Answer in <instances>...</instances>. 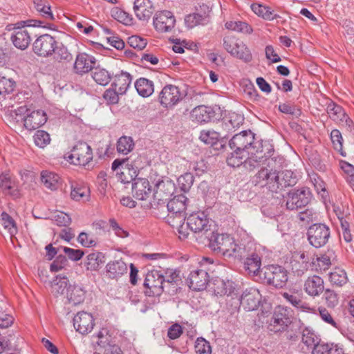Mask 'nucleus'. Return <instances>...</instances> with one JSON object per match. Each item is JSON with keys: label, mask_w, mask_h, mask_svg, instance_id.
Returning a JSON list of instances; mask_svg holds the SVG:
<instances>
[{"label": "nucleus", "mask_w": 354, "mask_h": 354, "mask_svg": "<svg viewBox=\"0 0 354 354\" xmlns=\"http://www.w3.org/2000/svg\"><path fill=\"white\" fill-rule=\"evenodd\" d=\"M282 163L283 159L279 157L268 160L266 165L263 166L253 177L254 185L266 187L274 193L295 185L296 178L292 171H281Z\"/></svg>", "instance_id": "f257e3e1"}, {"label": "nucleus", "mask_w": 354, "mask_h": 354, "mask_svg": "<svg viewBox=\"0 0 354 354\" xmlns=\"http://www.w3.org/2000/svg\"><path fill=\"white\" fill-rule=\"evenodd\" d=\"M188 202L189 200L185 195L180 194L174 196L167 204L169 212L167 218V223L172 227L178 230L180 238H187L189 234L187 229L184 227L185 210Z\"/></svg>", "instance_id": "f03ea898"}, {"label": "nucleus", "mask_w": 354, "mask_h": 354, "mask_svg": "<svg viewBox=\"0 0 354 354\" xmlns=\"http://www.w3.org/2000/svg\"><path fill=\"white\" fill-rule=\"evenodd\" d=\"M209 245L214 252L226 257L241 259L242 248L238 245L232 237L228 234L212 233L209 238Z\"/></svg>", "instance_id": "7ed1b4c3"}, {"label": "nucleus", "mask_w": 354, "mask_h": 354, "mask_svg": "<svg viewBox=\"0 0 354 354\" xmlns=\"http://www.w3.org/2000/svg\"><path fill=\"white\" fill-rule=\"evenodd\" d=\"M273 151V147L268 142L259 143L254 149L248 151L249 156L244 160V167L251 171L266 166L268 160L272 158Z\"/></svg>", "instance_id": "20e7f679"}, {"label": "nucleus", "mask_w": 354, "mask_h": 354, "mask_svg": "<svg viewBox=\"0 0 354 354\" xmlns=\"http://www.w3.org/2000/svg\"><path fill=\"white\" fill-rule=\"evenodd\" d=\"M292 319V310L290 308L277 306L273 311L268 328L274 333L283 332L291 324Z\"/></svg>", "instance_id": "39448f33"}, {"label": "nucleus", "mask_w": 354, "mask_h": 354, "mask_svg": "<svg viewBox=\"0 0 354 354\" xmlns=\"http://www.w3.org/2000/svg\"><path fill=\"white\" fill-rule=\"evenodd\" d=\"M261 279L276 288H282L288 281V271L282 266L269 265L263 268Z\"/></svg>", "instance_id": "423d86ee"}, {"label": "nucleus", "mask_w": 354, "mask_h": 354, "mask_svg": "<svg viewBox=\"0 0 354 354\" xmlns=\"http://www.w3.org/2000/svg\"><path fill=\"white\" fill-rule=\"evenodd\" d=\"M223 47L231 55L245 62H250L252 59L250 49L234 36H225L223 38Z\"/></svg>", "instance_id": "0eeeda50"}, {"label": "nucleus", "mask_w": 354, "mask_h": 354, "mask_svg": "<svg viewBox=\"0 0 354 354\" xmlns=\"http://www.w3.org/2000/svg\"><path fill=\"white\" fill-rule=\"evenodd\" d=\"M165 277L157 270L149 272L145 277L144 286L145 295L149 297L160 296L164 290Z\"/></svg>", "instance_id": "6e6552de"}, {"label": "nucleus", "mask_w": 354, "mask_h": 354, "mask_svg": "<svg viewBox=\"0 0 354 354\" xmlns=\"http://www.w3.org/2000/svg\"><path fill=\"white\" fill-rule=\"evenodd\" d=\"M66 158L74 165L85 166L93 160L92 149L86 142H78Z\"/></svg>", "instance_id": "1a4fd4ad"}, {"label": "nucleus", "mask_w": 354, "mask_h": 354, "mask_svg": "<svg viewBox=\"0 0 354 354\" xmlns=\"http://www.w3.org/2000/svg\"><path fill=\"white\" fill-rule=\"evenodd\" d=\"M311 198V193L308 188L293 189L288 193L286 207L290 210L301 208L310 203Z\"/></svg>", "instance_id": "9d476101"}, {"label": "nucleus", "mask_w": 354, "mask_h": 354, "mask_svg": "<svg viewBox=\"0 0 354 354\" xmlns=\"http://www.w3.org/2000/svg\"><path fill=\"white\" fill-rule=\"evenodd\" d=\"M57 41L48 34L40 35L32 44L34 53L38 56L48 57L53 55Z\"/></svg>", "instance_id": "9b49d317"}, {"label": "nucleus", "mask_w": 354, "mask_h": 354, "mask_svg": "<svg viewBox=\"0 0 354 354\" xmlns=\"http://www.w3.org/2000/svg\"><path fill=\"white\" fill-rule=\"evenodd\" d=\"M329 237V228L324 224H314L308 230V241L315 248L324 245L328 242Z\"/></svg>", "instance_id": "f8f14e48"}, {"label": "nucleus", "mask_w": 354, "mask_h": 354, "mask_svg": "<svg viewBox=\"0 0 354 354\" xmlns=\"http://www.w3.org/2000/svg\"><path fill=\"white\" fill-rule=\"evenodd\" d=\"M254 140V136L250 131H243L234 136L230 140L229 145L231 149L245 152L246 150L250 151L257 147V143L254 146L252 145Z\"/></svg>", "instance_id": "ddd939ff"}, {"label": "nucleus", "mask_w": 354, "mask_h": 354, "mask_svg": "<svg viewBox=\"0 0 354 354\" xmlns=\"http://www.w3.org/2000/svg\"><path fill=\"white\" fill-rule=\"evenodd\" d=\"M182 99L179 88L171 84L163 87L159 94V102L160 104L167 109L174 107Z\"/></svg>", "instance_id": "4468645a"}, {"label": "nucleus", "mask_w": 354, "mask_h": 354, "mask_svg": "<svg viewBox=\"0 0 354 354\" xmlns=\"http://www.w3.org/2000/svg\"><path fill=\"white\" fill-rule=\"evenodd\" d=\"M140 162L139 156L133 158V156H131V160L127 162L124 166H122L120 172L118 173V178L121 183H129L131 181L134 182V180L138 178L136 177L138 174Z\"/></svg>", "instance_id": "2eb2a0df"}, {"label": "nucleus", "mask_w": 354, "mask_h": 354, "mask_svg": "<svg viewBox=\"0 0 354 354\" xmlns=\"http://www.w3.org/2000/svg\"><path fill=\"white\" fill-rule=\"evenodd\" d=\"M176 23L173 14L168 10L157 12L153 19L154 28L160 32L171 31Z\"/></svg>", "instance_id": "dca6fc26"}, {"label": "nucleus", "mask_w": 354, "mask_h": 354, "mask_svg": "<svg viewBox=\"0 0 354 354\" xmlns=\"http://www.w3.org/2000/svg\"><path fill=\"white\" fill-rule=\"evenodd\" d=\"M209 223V219L203 212L192 213L187 218V226L194 233L207 232L210 226Z\"/></svg>", "instance_id": "f3484780"}, {"label": "nucleus", "mask_w": 354, "mask_h": 354, "mask_svg": "<svg viewBox=\"0 0 354 354\" xmlns=\"http://www.w3.org/2000/svg\"><path fill=\"white\" fill-rule=\"evenodd\" d=\"M209 282V275L205 269H198L192 271L187 279V283L189 288L195 291L203 290Z\"/></svg>", "instance_id": "a211bd4d"}, {"label": "nucleus", "mask_w": 354, "mask_h": 354, "mask_svg": "<svg viewBox=\"0 0 354 354\" xmlns=\"http://www.w3.org/2000/svg\"><path fill=\"white\" fill-rule=\"evenodd\" d=\"M261 299V295L259 290L255 288H247L242 294L240 304L247 311L256 310Z\"/></svg>", "instance_id": "6ab92c4d"}, {"label": "nucleus", "mask_w": 354, "mask_h": 354, "mask_svg": "<svg viewBox=\"0 0 354 354\" xmlns=\"http://www.w3.org/2000/svg\"><path fill=\"white\" fill-rule=\"evenodd\" d=\"M175 189V184L168 178L158 180L155 185L153 198L158 201V203L167 201L174 194Z\"/></svg>", "instance_id": "aec40b11"}, {"label": "nucleus", "mask_w": 354, "mask_h": 354, "mask_svg": "<svg viewBox=\"0 0 354 354\" xmlns=\"http://www.w3.org/2000/svg\"><path fill=\"white\" fill-rule=\"evenodd\" d=\"M152 192V187L147 178H138L132 183L133 196L140 201L147 200Z\"/></svg>", "instance_id": "412c9836"}, {"label": "nucleus", "mask_w": 354, "mask_h": 354, "mask_svg": "<svg viewBox=\"0 0 354 354\" xmlns=\"http://www.w3.org/2000/svg\"><path fill=\"white\" fill-rule=\"evenodd\" d=\"M73 326L80 333L87 334L93 328L94 319L90 313L80 312L73 318Z\"/></svg>", "instance_id": "4be33fe9"}, {"label": "nucleus", "mask_w": 354, "mask_h": 354, "mask_svg": "<svg viewBox=\"0 0 354 354\" xmlns=\"http://www.w3.org/2000/svg\"><path fill=\"white\" fill-rule=\"evenodd\" d=\"M95 58L87 53H80L77 55L73 69L75 73L83 75L91 71L95 66Z\"/></svg>", "instance_id": "5701e85b"}, {"label": "nucleus", "mask_w": 354, "mask_h": 354, "mask_svg": "<svg viewBox=\"0 0 354 354\" xmlns=\"http://www.w3.org/2000/svg\"><path fill=\"white\" fill-rule=\"evenodd\" d=\"M133 10L136 17L142 21H148L155 11V8L150 0H136Z\"/></svg>", "instance_id": "b1692460"}, {"label": "nucleus", "mask_w": 354, "mask_h": 354, "mask_svg": "<svg viewBox=\"0 0 354 354\" xmlns=\"http://www.w3.org/2000/svg\"><path fill=\"white\" fill-rule=\"evenodd\" d=\"M47 121L46 113L42 110H35L28 113L24 119V125L29 131L38 129Z\"/></svg>", "instance_id": "393cba45"}, {"label": "nucleus", "mask_w": 354, "mask_h": 354, "mask_svg": "<svg viewBox=\"0 0 354 354\" xmlns=\"http://www.w3.org/2000/svg\"><path fill=\"white\" fill-rule=\"evenodd\" d=\"M304 288L308 295L319 296L324 290V280L317 275L308 277L304 282Z\"/></svg>", "instance_id": "a878e982"}, {"label": "nucleus", "mask_w": 354, "mask_h": 354, "mask_svg": "<svg viewBox=\"0 0 354 354\" xmlns=\"http://www.w3.org/2000/svg\"><path fill=\"white\" fill-rule=\"evenodd\" d=\"M31 32L25 27H17L14 30V33L11 37L13 44L17 48L26 49L31 41Z\"/></svg>", "instance_id": "bb28decb"}, {"label": "nucleus", "mask_w": 354, "mask_h": 354, "mask_svg": "<svg viewBox=\"0 0 354 354\" xmlns=\"http://www.w3.org/2000/svg\"><path fill=\"white\" fill-rule=\"evenodd\" d=\"M214 116V111L210 106L200 105L194 109L190 113V118L192 121L198 123H206L211 120Z\"/></svg>", "instance_id": "cd10ccee"}, {"label": "nucleus", "mask_w": 354, "mask_h": 354, "mask_svg": "<svg viewBox=\"0 0 354 354\" xmlns=\"http://www.w3.org/2000/svg\"><path fill=\"white\" fill-rule=\"evenodd\" d=\"M68 279L65 276L57 275L50 282L51 293L55 297L66 298L68 288H69Z\"/></svg>", "instance_id": "c85d7f7f"}, {"label": "nucleus", "mask_w": 354, "mask_h": 354, "mask_svg": "<svg viewBox=\"0 0 354 354\" xmlns=\"http://www.w3.org/2000/svg\"><path fill=\"white\" fill-rule=\"evenodd\" d=\"M261 260L257 254H252L246 258L244 261V268L249 274L254 276H258L261 278L263 272V268L261 270Z\"/></svg>", "instance_id": "c756f323"}, {"label": "nucleus", "mask_w": 354, "mask_h": 354, "mask_svg": "<svg viewBox=\"0 0 354 354\" xmlns=\"http://www.w3.org/2000/svg\"><path fill=\"white\" fill-rule=\"evenodd\" d=\"M86 291L77 284L70 285L66 292V298L69 304L77 305L84 301Z\"/></svg>", "instance_id": "7c9ffc66"}, {"label": "nucleus", "mask_w": 354, "mask_h": 354, "mask_svg": "<svg viewBox=\"0 0 354 354\" xmlns=\"http://www.w3.org/2000/svg\"><path fill=\"white\" fill-rule=\"evenodd\" d=\"M131 81L132 77L129 73L121 72L115 76L111 87L115 88L120 95H124L131 85Z\"/></svg>", "instance_id": "2f4dec72"}, {"label": "nucleus", "mask_w": 354, "mask_h": 354, "mask_svg": "<svg viewBox=\"0 0 354 354\" xmlns=\"http://www.w3.org/2000/svg\"><path fill=\"white\" fill-rule=\"evenodd\" d=\"M135 88L138 94L143 97H149L154 91L153 82L144 77L136 80Z\"/></svg>", "instance_id": "473e14b6"}, {"label": "nucleus", "mask_w": 354, "mask_h": 354, "mask_svg": "<svg viewBox=\"0 0 354 354\" xmlns=\"http://www.w3.org/2000/svg\"><path fill=\"white\" fill-rule=\"evenodd\" d=\"M59 180V176L53 171L44 170L41 172V181L48 189L56 190L58 188Z\"/></svg>", "instance_id": "72a5a7b5"}, {"label": "nucleus", "mask_w": 354, "mask_h": 354, "mask_svg": "<svg viewBox=\"0 0 354 354\" xmlns=\"http://www.w3.org/2000/svg\"><path fill=\"white\" fill-rule=\"evenodd\" d=\"M106 270L111 278H117L127 272V266L122 260L109 262L106 265Z\"/></svg>", "instance_id": "f704fd0d"}, {"label": "nucleus", "mask_w": 354, "mask_h": 354, "mask_svg": "<svg viewBox=\"0 0 354 354\" xmlns=\"http://www.w3.org/2000/svg\"><path fill=\"white\" fill-rule=\"evenodd\" d=\"M53 59L58 62L68 63L73 60L72 54L68 50L67 48L62 44H56L55 49L53 52Z\"/></svg>", "instance_id": "c9c22d12"}, {"label": "nucleus", "mask_w": 354, "mask_h": 354, "mask_svg": "<svg viewBox=\"0 0 354 354\" xmlns=\"http://www.w3.org/2000/svg\"><path fill=\"white\" fill-rule=\"evenodd\" d=\"M232 283L231 281H225L223 279H215L213 283L212 290L217 296L228 295L232 290Z\"/></svg>", "instance_id": "e433bc0d"}, {"label": "nucleus", "mask_w": 354, "mask_h": 354, "mask_svg": "<svg viewBox=\"0 0 354 354\" xmlns=\"http://www.w3.org/2000/svg\"><path fill=\"white\" fill-rule=\"evenodd\" d=\"M34 7L39 15L46 20L54 19L48 0H34Z\"/></svg>", "instance_id": "4c0bfd02"}, {"label": "nucleus", "mask_w": 354, "mask_h": 354, "mask_svg": "<svg viewBox=\"0 0 354 354\" xmlns=\"http://www.w3.org/2000/svg\"><path fill=\"white\" fill-rule=\"evenodd\" d=\"M71 187V196L72 199L75 201L88 200L90 193L88 187L78 185L77 183H72Z\"/></svg>", "instance_id": "58836bf2"}, {"label": "nucleus", "mask_w": 354, "mask_h": 354, "mask_svg": "<svg viewBox=\"0 0 354 354\" xmlns=\"http://www.w3.org/2000/svg\"><path fill=\"white\" fill-rule=\"evenodd\" d=\"M185 24L188 28H192L198 25H205L208 23V15L205 13H193L186 16Z\"/></svg>", "instance_id": "ea45409f"}, {"label": "nucleus", "mask_w": 354, "mask_h": 354, "mask_svg": "<svg viewBox=\"0 0 354 354\" xmlns=\"http://www.w3.org/2000/svg\"><path fill=\"white\" fill-rule=\"evenodd\" d=\"M135 144L133 140L130 136H122L117 142V151L119 153L127 155L134 148Z\"/></svg>", "instance_id": "a19ab883"}, {"label": "nucleus", "mask_w": 354, "mask_h": 354, "mask_svg": "<svg viewBox=\"0 0 354 354\" xmlns=\"http://www.w3.org/2000/svg\"><path fill=\"white\" fill-rule=\"evenodd\" d=\"M302 342L308 348H314L319 344V338L315 331L306 327L302 330Z\"/></svg>", "instance_id": "79ce46f5"}, {"label": "nucleus", "mask_w": 354, "mask_h": 354, "mask_svg": "<svg viewBox=\"0 0 354 354\" xmlns=\"http://www.w3.org/2000/svg\"><path fill=\"white\" fill-rule=\"evenodd\" d=\"M104 263V255L101 252H93L87 256L86 266L88 270H97Z\"/></svg>", "instance_id": "37998d69"}, {"label": "nucleus", "mask_w": 354, "mask_h": 354, "mask_svg": "<svg viewBox=\"0 0 354 354\" xmlns=\"http://www.w3.org/2000/svg\"><path fill=\"white\" fill-rule=\"evenodd\" d=\"M225 26L227 29L231 30L233 31H236L238 32H241L244 34H251L253 31L251 26L244 21H227L225 24Z\"/></svg>", "instance_id": "c03bdc74"}, {"label": "nucleus", "mask_w": 354, "mask_h": 354, "mask_svg": "<svg viewBox=\"0 0 354 354\" xmlns=\"http://www.w3.org/2000/svg\"><path fill=\"white\" fill-rule=\"evenodd\" d=\"M1 223L4 229L8 230L11 238L17 233V227L15 221L6 212L1 214Z\"/></svg>", "instance_id": "a18cd8bd"}, {"label": "nucleus", "mask_w": 354, "mask_h": 354, "mask_svg": "<svg viewBox=\"0 0 354 354\" xmlns=\"http://www.w3.org/2000/svg\"><path fill=\"white\" fill-rule=\"evenodd\" d=\"M93 339L95 343L101 347L105 348V349L109 346H112L111 344V336L106 328L100 330L96 335L93 336Z\"/></svg>", "instance_id": "49530a36"}, {"label": "nucleus", "mask_w": 354, "mask_h": 354, "mask_svg": "<svg viewBox=\"0 0 354 354\" xmlns=\"http://www.w3.org/2000/svg\"><path fill=\"white\" fill-rule=\"evenodd\" d=\"M221 138L219 133L212 129H204L201 131L199 138L206 145H214Z\"/></svg>", "instance_id": "de8ad7c7"}, {"label": "nucleus", "mask_w": 354, "mask_h": 354, "mask_svg": "<svg viewBox=\"0 0 354 354\" xmlns=\"http://www.w3.org/2000/svg\"><path fill=\"white\" fill-rule=\"evenodd\" d=\"M29 110L26 106H21L17 109L11 110L8 115V120L12 124L24 122L26 116L24 115Z\"/></svg>", "instance_id": "09e8293b"}, {"label": "nucleus", "mask_w": 354, "mask_h": 354, "mask_svg": "<svg viewBox=\"0 0 354 354\" xmlns=\"http://www.w3.org/2000/svg\"><path fill=\"white\" fill-rule=\"evenodd\" d=\"M92 77L97 84L102 86L108 84L111 80L110 73L104 68H96Z\"/></svg>", "instance_id": "8fccbe9b"}, {"label": "nucleus", "mask_w": 354, "mask_h": 354, "mask_svg": "<svg viewBox=\"0 0 354 354\" xmlns=\"http://www.w3.org/2000/svg\"><path fill=\"white\" fill-rule=\"evenodd\" d=\"M234 151L227 158V163L232 167L244 165L243 158L245 157V152L233 149Z\"/></svg>", "instance_id": "3c124183"}, {"label": "nucleus", "mask_w": 354, "mask_h": 354, "mask_svg": "<svg viewBox=\"0 0 354 354\" xmlns=\"http://www.w3.org/2000/svg\"><path fill=\"white\" fill-rule=\"evenodd\" d=\"M329 279L333 284L342 286L347 281L346 273L344 270L336 268L330 272Z\"/></svg>", "instance_id": "603ef678"}, {"label": "nucleus", "mask_w": 354, "mask_h": 354, "mask_svg": "<svg viewBox=\"0 0 354 354\" xmlns=\"http://www.w3.org/2000/svg\"><path fill=\"white\" fill-rule=\"evenodd\" d=\"M251 9L256 15L265 19L272 20L274 17V15L270 8L261 4L253 3L251 6Z\"/></svg>", "instance_id": "864d4df0"}, {"label": "nucleus", "mask_w": 354, "mask_h": 354, "mask_svg": "<svg viewBox=\"0 0 354 354\" xmlns=\"http://www.w3.org/2000/svg\"><path fill=\"white\" fill-rule=\"evenodd\" d=\"M310 181L314 185L315 190L318 194H320L322 198L325 201L328 196V192L326 189L325 183L317 174H313L310 176Z\"/></svg>", "instance_id": "5fc2aeb1"}, {"label": "nucleus", "mask_w": 354, "mask_h": 354, "mask_svg": "<svg viewBox=\"0 0 354 354\" xmlns=\"http://www.w3.org/2000/svg\"><path fill=\"white\" fill-rule=\"evenodd\" d=\"M15 82L11 79L0 76V96L3 98L14 90Z\"/></svg>", "instance_id": "6e6d98bb"}, {"label": "nucleus", "mask_w": 354, "mask_h": 354, "mask_svg": "<svg viewBox=\"0 0 354 354\" xmlns=\"http://www.w3.org/2000/svg\"><path fill=\"white\" fill-rule=\"evenodd\" d=\"M196 354H211L212 347L209 342L203 337H198L194 345Z\"/></svg>", "instance_id": "4d7b16f0"}, {"label": "nucleus", "mask_w": 354, "mask_h": 354, "mask_svg": "<svg viewBox=\"0 0 354 354\" xmlns=\"http://www.w3.org/2000/svg\"><path fill=\"white\" fill-rule=\"evenodd\" d=\"M33 138L35 145L41 148L45 147L50 142V135L43 130L37 131Z\"/></svg>", "instance_id": "13d9d810"}, {"label": "nucleus", "mask_w": 354, "mask_h": 354, "mask_svg": "<svg viewBox=\"0 0 354 354\" xmlns=\"http://www.w3.org/2000/svg\"><path fill=\"white\" fill-rule=\"evenodd\" d=\"M178 183L180 188L185 192L189 190L194 183V176L192 174L187 172L181 175L178 178Z\"/></svg>", "instance_id": "bf43d9fd"}, {"label": "nucleus", "mask_w": 354, "mask_h": 354, "mask_svg": "<svg viewBox=\"0 0 354 354\" xmlns=\"http://www.w3.org/2000/svg\"><path fill=\"white\" fill-rule=\"evenodd\" d=\"M327 109L329 117L335 121L342 120V118L345 116V113L340 106L330 104L328 106Z\"/></svg>", "instance_id": "052dcab7"}, {"label": "nucleus", "mask_w": 354, "mask_h": 354, "mask_svg": "<svg viewBox=\"0 0 354 354\" xmlns=\"http://www.w3.org/2000/svg\"><path fill=\"white\" fill-rule=\"evenodd\" d=\"M279 110L286 114L298 118L301 115V111L295 105L289 103H283L279 105Z\"/></svg>", "instance_id": "680f3d73"}, {"label": "nucleus", "mask_w": 354, "mask_h": 354, "mask_svg": "<svg viewBox=\"0 0 354 354\" xmlns=\"http://www.w3.org/2000/svg\"><path fill=\"white\" fill-rule=\"evenodd\" d=\"M118 91L114 88H110L106 90L103 94V97L109 104H115L118 103L119 95Z\"/></svg>", "instance_id": "e2e57ef3"}, {"label": "nucleus", "mask_w": 354, "mask_h": 354, "mask_svg": "<svg viewBox=\"0 0 354 354\" xmlns=\"http://www.w3.org/2000/svg\"><path fill=\"white\" fill-rule=\"evenodd\" d=\"M128 44L134 49L141 50L146 47L147 41L140 36L133 35L129 37Z\"/></svg>", "instance_id": "0e129e2a"}, {"label": "nucleus", "mask_w": 354, "mask_h": 354, "mask_svg": "<svg viewBox=\"0 0 354 354\" xmlns=\"http://www.w3.org/2000/svg\"><path fill=\"white\" fill-rule=\"evenodd\" d=\"M319 313L322 319L333 327L339 329V324L335 321L330 313L325 308H319Z\"/></svg>", "instance_id": "69168bd1"}, {"label": "nucleus", "mask_w": 354, "mask_h": 354, "mask_svg": "<svg viewBox=\"0 0 354 354\" xmlns=\"http://www.w3.org/2000/svg\"><path fill=\"white\" fill-rule=\"evenodd\" d=\"M68 264V260L65 256L59 254L53 261L50 266L51 272H58L64 269Z\"/></svg>", "instance_id": "338daca9"}, {"label": "nucleus", "mask_w": 354, "mask_h": 354, "mask_svg": "<svg viewBox=\"0 0 354 354\" xmlns=\"http://www.w3.org/2000/svg\"><path fill=\"white\" fill-rule=\"evenodd\" d=\"M337 348L338 347L337 346L319 343L313 348L312 354H332L330 353L335 351V349Z\"/></svg>", "instance_id": "774afa93"}]
</instances>
